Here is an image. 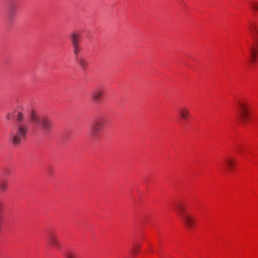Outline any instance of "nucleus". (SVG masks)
<instances>
[{
    "instance_id": "nucleus-9",
    "label": "nucleus",
    "mask_w": 258,
    "mask_h": 258,
    "mask_svg": "<svg viewBox=\"0 0 258 258\" xmlns=\"http://www.w3.org/2000/svg\"><path fill=\"white\" fill-rule=\"evenodd\" d=\"M179 116L185 121H187L190 115L189 109L185 106H182L177 110Z\"/></svg>"
},
{
    "instance_id": "nucleus-14",
    "label": "nucleus",
    "mask_w": 258,
    "mask_h": 258,
    "mask_svg": "<svg viewBox=\"0 0 258 258\" xmlns=\"http://www.w3.org/2000/svg\"><path fill=\"white\" fill-rule=\"evenodd\" d=\"M251 8L255 11H258V3L252 2L250 4Z\"/></svg>"
},
{
    "instance_id": "nucleus-12",
    "label": "nucleus",
    "mask_w": 258,
    "mask_h": 258,
    "mask_svg": "<svg viewBox=\"0 0 258 258\" xmlns=\"http://www.w3.org/2000/svg\"><path fill=\"white\" fill-rule=\"evenodd\" d=\"M16 119L19 122L18 123H23V120L24 119V115L23 113L20 112H19L16 116Z\"/></svg>"
},
{
    "instance_id": "nucleus-4",
    "label": "nucleus",
    "mask_w": 258,
    "mask_h": 258,
    "mask_svg": "<svg viewBox=\"0 0 258 258\" xmlns=\"http://www.w3.org/2000/svg\"><path fill=\"white\" fill-rule=\"evenodd\" d=\"M252 43L249 47L250 60L253 63L256 62L258 54V27L255 24L251 23L248 26Z\"/></svg>"
},
{
    "instance_id": "nucleus-6",
    "label": "nucleus",
    "mask_w": 258,
    "mask_h": 258,
    "mask_svg": "<svg viewBox=\"0 0 258 258\" xmlns=\"http://www.w3.org/2000/svg\"><path fill=\"white\" fill-rule=\"evenodd\" d=\"M249 103L246 100H239L237 102V111L240 120L244 123L250 119Z\"/></svg>"
},
{
    "instance_id": "nucleus-8",
    "label": "nucleus",
    "mask_w": 258,
    "mask_h": 258,
    "mask_svg": "<svg viewBox=\"0 0 258 258\" xmlns=\"http://www.w3.org/2000/svg\"><path fill=\"white\" fill-rule=\"evenodd\" d=\"M48 244L57 250H60L62 245L57 235L53 233H50L47 237Z\"/></svg>"
},
{
    "instance_id": "nucleus-13",
    "label": "nucleus",
    "mask_w": 258,
    "mask_h": 258,
    "mask_svg": "<svg viewBox=\"0 0 258 258\" xmlns=\"http://www.w3.org/2000/svg\"><path fill=\"white\" fill-rule=\"evenodd\" d=\"M66 258H78L76 254L72 251H68L65 254Z\"/></svg>"
},
{
    "instance_id": "nucleus-7",
    "label": "nucleus",
    "mask_w": 258,
    "mask_h": 258,
    "mask_svg": "<svg viewBox=\"0 0 258 258\" xmlns=\"http://www.w3.org/2000/svg\"><path fill=\"white\" fill-rule=\"evenodd\" d=\"M104 126V123L102 120H95L92 124L90 132V138L94 140H98L101 136V133Z\"/></svg>"
},
{
    "instance_id": "nucleus-11",
    "label": "nucleus",
    "mask_w": 258,
    "mask_h": 258,
    "mask_svg": "<svg viewBox=\"0 0 258 258\" xmlns=\"http://www.w3.org/2000/svg\"><path fill=\"white\" fill-rule=\"evenodd\" d=\"M91 95L93 101L95 103H98L103 96V91L100 89L96 90L92 92Z\"/></svg>"
},
{
    "instance_id": "nucleus-1",
    "label": "nucleus",
    "mask_w": 258,
    "mask_h": 258,
    "mask_svg": "<svg viewBox=\"0 0 258 258\" xmlns=\"http://www.w3.org/2000/svg\"><path fill=\"white\" fill-rule=\"evenodd\" d=\"M70 40L76 61L80 70L84 71L89 66V62L85 56H79V53L82 50V47L80 44L81 41V34L78 32H73L70 35Z\"/></svg>"
},
{
    "instance_id": "nucleus-10",
    "label": "nucleus",
    "mask_w": 258,
    "mask_h": 258,
    "mask_svg": "<svg viewBox=\"0 0 258 258\" xmlns=\"http://www.w3.org/2000/svg\"><path fill=\"white\" fill-rule=\"evenodd\" d=\"M235 164V160L231 157H227L224 160L223 165L227 170H232Z\"/></svg>"
},
{
    "instance_id": "nucleus-16",
    "label": "nucleus",
    "mask_w": 258,
    "mask_h": 258,
    "mask_svg": "<svg viewBox=\"0 0 258 258\" xmlns=\"http://www.w3.org/2000/svg\"><path fill=\"white\" fill-rule=\"evenodd\" d=\"M7 187V185L6 183L4 182H1L0 183V190L1 191H5Z\"/></svg>"
},
{
    "instance_id": "nucleus-3",
    "label": "nucleus",
    "mask_w": 258,
    "mask_h": 258,
    "mask_svg": "<svg viewBox=\"0 0 258 258\" xmlns=\"http://www.w3.org/2000/svg\"><path fill=\"white\" fill-rule=\"evenodd\" d=\"M31 120L35 126L41 125L42 132L45 134H48L52 129L53 122L47 116L39 117L34 112L31 113Z\"/></svg>"
},
{
    "instance_id": "nucleus-15",
    "label": "nucleus",
    "mask_w": 258,
    "mask_h": 258,
    "mask_svg": "<svg viewBox=\"0 0 258 258\" xmlns=\"http://www.w3.org/2000/svg\"><path fill=\"white\" fill-rule=\"evenodd\" d=\"M140 246L137 244L133 245L132 248L133 252L135 254H137L139 251Z\"/></svg>"
},
{
    "instance_id": "nucleus-2",
    "label": "nucleus",
    "mask_w": 258,
    "mask_h": 258,
    "mask_svg": "<svg viewBox=\"0 0 258 258\" xmlns=\"http://www.w3.org/2000/svg\"><path fill=\"white\" fill-rule=\"evenodd\" d=\"M175 210L182 221L185 227L190 231L195 225L196 220L193 216L186 212L185 206L181 203H178L175 206Z\"/></svg>"
},
{
    "instance_id": "nucleus-5",
    "label": "nucleus",
    "mask_w": 258,
    "mask_h": 258,
    "mask_svg": "<svg viewBox=\"0 0 258 258\" xmlns=\"http://www.w3.org/2000/svg\"><path fill=\"white\" fill-rule=\"evenodd\" d=\"M28 130V125L25 123H18L16 128L11 134L10 142L14 145L21 144L26 136Z\"/></svg>"
}]
</instances>
